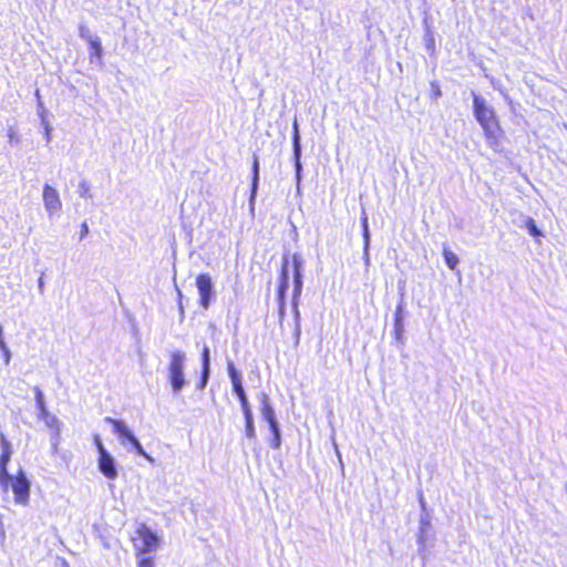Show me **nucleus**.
Returning <instances> with one entry per match:
<instances>
[{
    "label": "nucleus",
    "instance_id": "f257e3e1",
    "mask_svg": "<svg viewBox=\"0 0 567 567\" xmlns=\"http://www.w3.org/2000/svg\"><path fill=\"white\" fill-rule=\"evenodd\" d=\"M473 114L481 125L488 145L498 151L504 132L495 110L488 106L482 96L474 95Z\"/></svg>",
    "mask_w": 567,
    "mask_h": 567
},
{
    "label": "nucleus",
    "instance_id": "f03ea898",
    "mask_svg": "<svg viewBox=\"0 0 567 567\" xmlns=\"http://www.w3.org/2000/svg\"><path fill=\"white\" fill-rule=\"evenodd\" d=\"M136 557L146 556L155 551L159 546V538L145 524H140L135 529V537L132 538Z\"/></svg>",
    "mask_w": 567,
    "mask_h": 567
},
{
    "label": "nucleus",
    "instance_id": "7ed1b4c3",
    "mask_svg": "<svg viewBox=\"0 0 567 567\" xmlns=\"http://www.w3.org/2000/svg\"><path fill=\"white\" fill-rule=\"evenodd\" d=\"M184 361L185 354L181 351H175L171 354L168 364V380L174 392H179L185 385L184 378Z\"/></svg>",
    "mask_w": 567,
    "mask_h": 567
},
{
    "label": "nucleus",
    "instance_id": "20e7f679",
    "mask_svg": "<svg viewBox=\"0 0 567 567\" xmlns=\"http://www.w3.org/2000/svg\"><path fill=\"white\" fill-rule=\"evenodd\" d=\"M11 489L14 495V501L21 505H28L30 499V483L22 471L11 476Z\"/></svg>",
    "mask_w": 567,
    "mask_h": 567
},
{
    "label": "nucleus",
    "instance_id": "39448f33",
    "mask_svg": "<svg viewBox=\"0 0 567 567\" xmlns=\"http://www.w3.org/2000/svg\"><path fill=\"white\" fill-rule=\"evenodd\" d=\"M0 485L6 489L11 478L8 473V464L12 455V447L10 441L3 433H0Z\"/></svg>",
    "mask_w": 567,
    "mask_h": 567
},
{
    "label": "nucleus",
    "instance_id": "423d86ee",
    "mask_svg": "<svg viewBox=\"0 0 567 567\" xmlns=\"http://www.w3.org/2000/svg\"><path fill=\"white\" fill-rule=\"evenodd\" d=\"M196 287L199 293V305L203 309H208L214 296L212 277L207 272L199 274L196 277Z\"/></svg>",
    "mask_w": 567,
    "mask_h": 567
},
{
    "label": "nucleus",
    "instance_id": "0eeeda50",
    "mask_svg": "<svg viewBox=\"0 0 567 567\" xmlns=\"http://www.w3.org/2000/svg\"><path fill=\"white\" fill-rule=\"evenodd\" d=\"M96 447L99 451V470L109 480H114L117 476V471L113 457L104 449L99 437L95 439Z\"/></svg>",
    "mask_w": 567,
    "mask_h": 567
},
{
    "label": "nucleus",
    "instance_id": "6e6552de",
    "mask_svg": "<svg viewBox=\"0 0 567 567\" xmlns=\"http://www.w3.org/2000/svg\"><path fill=\"white\" fill-rule=\"evenodd\" d=\"M42 197H43L44 207L49 214H55L61 210L62 202H61L59 193L55 188H53L49 184H45L43 186Z\"/></svg>",
    "mask_w": 567,
    "mask_h": 567
},
{
    "label": "nucleus",
    "instance_id": "1a4fd4ad",
    "mask_svg": "<svg viewBox=\"0 0 567 567\" xmlns=\"http://www.w3.org/2000/svg\"><path fill=\"white\" fill-rule=\"evenodd\" d=\"M80 35L89 44L90 56L91 58H95L97 60H101V58H102V47H101L100 40L97 38H92L90 35L89 29L85 28V27H80Z\"/></svg>",
    "mask_w": 567,
    "mask_h": 567
},
{
    "label": "nucleus",
    "instance_id": "9d476101",
    "mask_svg": "<svg viewBox=\"0 0 567 567\" xmlns=\"http://www.w3.org/2000/svg\"><path fill=\"white\" fill-rule=\"evenodd\" d=\"M106 422H109L112 425L113 431L122 439L128 441L131 437L134 436L123 421L107 417Z\"/></svg>",
    "mask_w": 567,
    "mask_h": 567
},
{
    "label": "nucleus",
    "instance_id": "9b49d317",
    "mask_svg": "<svg viewBox=\"0 0 567 567\" xmlns=\"http://www.w3.org/2000/svg\"><path fill=\"white\" fill-rule=\"evenodd\" d=\"M228 374H229V378H230V381H231L233 391L236 394V396H238L240 394H244L245 390H244V386H243V383H241L240 375L237 372V370H236V368L234 367L233 363L228 364Z\"/></svg>",
    "mask_w": 567,
    "mask_h": 567
},
{
    "label": "nucleus",
    "instance_id": "f8f14e48",
    "mask_svg": "<svg viewBox=\"0 0 567 567\" xmlns=\"http://www.w3.org/2000/svg\"><path fill=\"white\" fill-rule=\"evenodd\" d=\"M228 374H229V378H230V381H231L233 391L236 394V396H238L240 394H244L245 390H244V386H243V383H241L240 375L237 372V370H236V368L234 367L233 363L228 364Z\"/></svg>",
    "mask_w": 567,
    "mask_h": 567
},
{
    "label": "nucleus",
    "instance_id": "ddd939ff",
    "mask_svg": "<svg viewBox=\"0 0 567 567\" xmlns=\"http://www.w3.org/2000/svg\"><path fill=\"white\" fill-rule=\"evenodd\" d=\"M292 264H293V279H295L296 291L300 292L302 280H301V260H300L299 256L293 255Z\"/></svg>",
    "mask_w": 567,
    "mask_h": 567
},
{
    "label": "nucleus",
    "instance_id": "4468645a",
    "mask_svg": "<svg viewBox=\"0 0 567 567\" xmlns=\"http://www.w3.org/2000/svg\"><path fill=\"white\" fill-rule=\"evenodd\" d=\"M245 417V431L248 439L255 437V426H254V416L251 409L243 411Z\"/></svg>",
    "mask_w": 567,
    "mask_h": 567
},
{
    "label": "nucleus",
    "instance_id": "2eb2a0df",
    "mask_svg": "<svg viewBox=\"0 0 567 567\" xmlns=\"http://www.w3.org/2000/svg\"><path fill=\"white\" fill-rule=\"evenodd\" d=\"M292 144H293V154L296 157L297 167H300L299 157H300L301 147H300V136H299L297 121L293 122Z\"/></svg>",
    "mask_w": 567,
    "mask_h": 567
},
{
    "label": "nucleus",
    "instance_id": "dca6fc26",
    "mask_svg": "<svg viewBox=\"0 0 567 567\" xmlns=\"http://www.w3.org/2000/svg\"><path fill=\"white\" fill-rule=\"evenodd\" d=\"M443 258L449 269L454 270L458 265V257L449 248H443Z\"/></svg>",
    "mask_w": 567,
    "mask_h": 567
},
{
    "label": "nucleus",
    "instance_id": "f3484780",
    "mask_svg": "<svg viewBox=\"0 0 567 567\" xmlns=\"http://www.w3.org/2000/svg\"><path fill=\"white\" fill-rule=\"evenodd\" d=\"M262 416L269 424V427H275V423H277L274 410L269 404H264L262 406Z\"/></svg>",
    "mask_w": 567,
    "mask_h": 567
},
{
    "label": "nucleus",
    "instance_id": "a211bd4d",
    "mask_svg": "<svg viewBox=\"0 0 567 567\" xmlns=\"http://www.w3.org/2000/svg\"><path fill=\"white\" fill-rule=\"evenodd\" d=\"M525 227L528 230L529 235H532L533 237L537 238V237L542 236V231L538 229V227L533 218L528 217L525 220Z\"/></svg>",
    "mask_w": 567,
    "mask_h": 567
},
{
    "label": "nucleus",
    "instance_id": "6ab92c4d",
    "mask_svg": "<svg viewBox=\"0 0 567 567\" xmlns=\"http://www.w3.org/2000/svg\"><path fill=\"white\" fill-rule=\"evenodd\" d=\"M251 171H252L251 187H252V190H255L258 185V176H259V162H258L257 156H254Z\"/></svg>",
    "mask_w": 567,
    "mask_h": 567
},
{
    "label": "nucleus",
    "instance_id": "aec40b11",
    "mask_svg": "<svg viewBox=\"0 0 567 567\" xmlns=\"http://www.w3.org/2000/svg\"><path fill=\"white\" fill-rule=\"evenodd\" d=\"M271 433H272V439H271V447L272 449H279L280 447V444H281V440H280V432H279V426H278V423H275V427H269Z\"/></svg>",
    "mask_w": 567,
    "mask_h": 567
},
{
    "label": "nucleus",
    "instance_id": "412c9836",
    "mask_svg": "<svg viewBox=\"0 0 567 567\" xmlns=\"http://www.w3.org/2000/svg\"><path fill=\"white\" fill-rule=\"evenodd\" d=\"M127 442L131 443V445L133 446L134 451L138 455L144 456V457L150 460V456L145 453V451L143 450L141 443L138 442V440L135 436L131 437Z\"/></svg>",
    "mask_w": 567,
    "mask_h": 567
},
{
    "label": "nucleus",
    "instance_id": "4be33fe9",
    "mask_svg": "<svg viewBox=\"0 0 567 567\" xmlns=\"http://www.w3.org/2000/svg\"><path fill=\"white\" fill-rule=\"evenodd\" d=\"M137 558V565L136 567H155V561L153 557L148 556H141Z\"/></svg>",
    "mask_w": 567,
    "mask_h": 567
},
{
    "label": "nucleus",
    "instance_id": "5701e85b",
    "mask_svg": "<svg viewBox=\"0 0 567 567\" xmlns=\"http://www.w3.org/2000/svg\"><path fill=\"white\" fill-rule=\"evenodd\" d=\"M279 282L288 284V260L285 259L279 274Z\"/></svg>",
    "mask_w": 567,
    "mask_h": 567
},
{
    "label": "nucleus",
    "instance_id": "b1692460",
    "mask_svg": "<svg viewBox=\"0 0 567 567\" xmlns=\"http://www.w3.org/2000/svg\"><path fill=\"white\" fill-rule=\"evenodd\" d=\"M202 365L205 370L209 369V349L204 347L202 351Z\"/></svg>",
    "mask_w": 567,
    "mask_h": 567
},
{
    "label": "nucleus",
    "instance_id": "393cba45",
    "mask_svg": "<svg viewBox=\"0 0 567 567\" xmlns=\"http://www.w3.org/2000/svg\"><path fill=\"white\" fill-rule=\"evenodd\" d=\"M442 95V91L440 84L437 82L431 83V96L433 99H439Z\"/></svg>",
    "mask_w": 567,
    "mask_h": 567
},
{
    "label": "nucleus",
    "instance_id": "a878e982",
    "mask_svg": "<svg viewBox=\"0 0 567 567\" xmlns=\"http://www.w3.org/2000/svg\"><path fill=\"white\" fill-rule=\"evenodd\" d=\"M287 289H288V284H286V282L278 284L277 293H278V299L280 301H284Z\"/></svg>",
    "mask_w": 567,
    "mask_h": 567
},
{
    "label": "nucleus",
    "instance_id": "bb28decb",
    "mask_svg": "<svg viewBox=\"0 0 567 567\" xmlns=\"http://www.w3.org/2000/svg\"><path fill=\"white\" fill-rule=\"evenodd\" d=\"M239 402H240V406H241V410H248V409H251L250 408V404L248 402V399H247V395H246V392L244 394H240L237 396Z\"/></svg>",
    "mask_w": 567,
    "mask_h": 567
},
{
    "label": "nucleus",
    "instance_id": "cd10ccee",
    "mask_svg": "<svg viewBox=\"0 0 567 567\" xmlns=\"http://www.w3.org/2000/svg\"><path fill=\"white\" fill-rule=\"evenodd\" d=\"M208 374H209V369L205 370V368H203L199 389H204L206 386L207 380H208Z\"/></svg>",
    "mask_w": 567,
    "mask_h": 567
},
{
    "label": "nucleus",
    "instance_id": "c85d7f7f",
    "mask_svg": "<svg viewBox=\"0 0 567 567\" xmlns=\"http://www.w3.org/2000/svg\"><path fill=\"white\" fill-rule=\"evenodd\" d=\"M89 233V227L86 223H82L81 225V238L85 237Z\"/></svg>",
    "mask_w": 567,
    "mask_h": 567
},
{
    "label": "nucleus",
    "instance_id": "c756f323",
    "mask_svg": "<svg viewBox=\"0 0 567 567\" xmlns=\"http://www.w3.org/2000/svg\"><path fill=\"white\" fill-rule=\"evenodd\" d=\"M37 399H38L39 403H42V393L40 390H37Z\"/></svg>",
    "mask_w": 567,
    "mask_h": 567
},
{
    "label": "nucleus",
    "instance_id": "7c9ffc66",
    "mask_svg": "<svg viewBox=\"0 0 567 567\" xmlns=\"http://www.w3.org/2000/svg\"><path fill=\"white\" fill-rule=\"evenodd\" d=\"M39 287L42 290L43 289V279L42 277L39 278Z\"/></svg>",
    "mask_w": 567,
    "mask_h": 567
},
{
    "label": "nucleus",
    "instance_id": "2f4dec72",
    "mask_svg": "<svg viewBox=\"0 0 567 567\" xmlns=\"http://www.w3.org/2000/svg\"><path fill=\"white\" fill-rule=\"evenodd\" d=\"M53 451L56 452L58 451V443H54L53 444Z\"/></svg>",
    "mask_w": 567,
    "mask_h": 567
}]
</instances>
